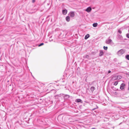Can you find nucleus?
Wrapping results in <instances>:
<instances>
[{
    "label": "nucleus",
    "mask_w": 129,
    "mask_h": 129,
    "mask_svg": "<svg viewBox=\"0 0 129 129\" xmlns=\"http://www.w3.org/2000/svg\"><path fill=\"white\" fill-rule=\"evenodd\" d=\"M124 51L123 49H121L117 52V54L119 56H121L124 53Z\"/></svg>",
    "instance_id": "nucleus-1"
},
{
    "label": "nucleus",
    "mask_w": 129,
    "mask_h": 129,
    "mask_svg": "<svg viewBox=\"0 0 129 129\" xmlns=\"http://www.w3.org/2000/svg\"><path fill=\"white\" fill-rule=\"evenodd\" d=\"M70 16L72 18H73L75 16V13L74 12H71L69 14Z\"/></svg>",
    "instance_id": "nucleus-2"
},
{
    "label": "nucleus",
    "mask_w": 129,
    "mask_h": 129,
    "mask_svg": "<svg viewBox=\"0 0 129 129\" xmlns=\"http://www.w3.org/2000/svg\"><path fill=\"white\" fill-rule=\"evenodd\" d=\"M106 43L108 44H109L112 42V40L110 39L106 40L105 41Z\"/></svg>",
    "instance_id": "nucleus-3"
},
{
    "label": "nucleus",
    "mask_w": 129,
    "mask_h": 129,
    "mask_svg": "<svg viewBox=\"0 0 129 129\" xmlns=\"http://www.w3.org/2000/svg\"><path fill=\"white\" fill-rule=\"evenodd\" d=\"M125 86V84L123 83H122L120 85V88L121 89H123L124 88Z\"/></svg>",
    "instance_id": "nucleus-4"
},
{
    "label": "nucleus",
    "mask_w": 129,
    "mask_h": 129,
    "mask_svg": "<svg viewBox=\"0 0 129 129\" xmlns=\"http://www.w3.org/2000/svg\"><path fill=\"white\" fill-rule=\"evenodd\" d=\"M111 80L113 81L117 80L116 75H113L112 77Z\"/></svg>",
    "instance_id": "nucleus-5"
},
{
    "label": "nucleus",
    "mask_w": 129,
    "mask_h": 129,
    "mask_svg": "<svg viewBox=\"0 0 129 129\" xmlns=\"http://www.w3.org/2000/svg\"><path fill=\"white\" fill-rule=\"evenodd\" d=\"M91 10V8L90 7H88L85 10V11L88 12H90Z\"/></svg>",
    "instance_id": "nucleus-6"
},
{
    "label": "nucleus",
    "mask_w": 129,
    "mask_h": 129,
    "mask_svg": "<svg viewBox=\"0 0 129 129\" xmlns=\"http://www.w3.org/2000/svg\"><path fill=\"white\" fill-rule=\"evenodd\" d=\"M67 11L66 9H64L62 10V14L63 15H65L67 14Z\"/></svg>",
    "instance_id": "nucleus-7"
},
{
    "label": "nucleus",
    "mask_w": 129,
    "mask_h": 129,
    "mask_svg": "<svg viewBox=\"0 0 129 129\" xmlns=\"http://www.w3.org/2000/svg\"><path fill=\"white\" fill-rule=\"evenodd\" d=\"M122 78V77L119 75H116V79L117 80H118L121 79Z\"/></svg>",
    "instance_id": "nucleus-8"
},
{
    "label": "nucleus",
    "mask_w": 129,
    "mask_h": 129,
    "mask_svg": "<svg viewBox=\"0 0 129 129\" xmlns=\"http://www.w3.org/2000/svg\"><path fill=\"white\" fill-rule=\"evenodd\" d=\"M104 54V52L103 50H101L100 51V52L99 54V55L100 56H102Z\"/></svg>",
    "instance_id": "nucleus-9"
},
{
    "label": "nucleus",
    "mask_w": 129,
    "mask_h": 129,
    "mask_svg": "<svg viewBox=\"0 0 129 129\" xmlns=\"http://www.w3.org/2000/svg\"><path fill=\"white\" fill-rule=\"evenodd\" d=\"M66 20L67 22L69 21L70 20V17L69 16H67L66 18Z\"/></svg>",
    "instance_id": "nucleus-10"
},
{
    "label": "nucleus",
    "mask_w": 129,
    "mask_h": 129,
    "mask_svg": "<svg viewBox=\"0 0 129 129\" xmlns=\"http://www.w3.org/2000/svg\"><path fill=\"white\" fill-rule=\"evenodd\" d=\"M75 101L76 102H77V103L79 102H80L81 103H82V101L80 99H76L75 100Z\"/></svg>",
    "instance_id": "nucleus-11"
},
{
    "label": "nucleus",
    "mask_w": 129,
    "mask_h": 129,
    "mask_svg": "<svg viewBox=\"0 0 129 129\" xmlns=\"http://www.w3.org/2000/svg\"><path fill=\"white\" fill-rule=\"evenodd\" d=\"M64 98L65 99H67L69 97V96L68 95H65L64 96Z\"/></svg>",
    "instance_id": "nucleus-12"
},
{
    "label": "nucleus",
    "mask_w": 129,
    "mask_h": 129,
    "mask_svg": "<svg viewBox=\"0 0 129 129\" xmlns=\"http://www.w3.org/2000/svg\"><path fill=\"white\" fill-rule=\"evenodd\" d=\"M89 37V35L88 34L86 35L85 37V39L86 40Z\"/></svg>",
    "instance_id": "nucleus-13"
},
{
    "label": "nucleus",
    "mask_w": 129,
    "mask_h": 129,
    "mask_svg": "<svg viewBox=\"0 0 129 129\" xmlns=\"http://www.w3.org/2000/svg\"><path fill=\"white\" fill-rule=\"evenodd\" d=\"M98 25V23H94L93 24V26L94 27H96Z\"/></svg>",
    "instance_id": "nucleus-14"
},
{
    "label": "nucleus",
    "mask_w": 129,
    "mask_h": 129,
    "mask_svg": "<svg viewBox=\"0 0 129 129\" xmlns=\"http://www.w3.org/2000/svg\"><path fill=\"white\" fill-rule=\"evenodd\" d=\"M95 88L94 87H91L90 90H91L93 91L95 89Z\"/></svg>",
    "instance_id": "nucleus-15"
},
{
    "label": "nucleus",
    "mask_w": 129,
    "mask_h": 129,
    "mask_svg": "<svg viewBox=\"0 0 129 129\" xmlns=\"http://www.w3.org/2000/svg\"><path fill=\"white\" fill-rule=\"evenodd\" d=\"M118 81H116L114 82V85L116 86L118 84Z\"/></svg>",
    "instance_id": "nucleus-16"
},
{
    "label": "nucleus",
    "mask_w": 129,
    "mask_h": 129,
    "mask_svg": "<svg viewBox=\"0 0 129 129\" xmlns=\"http://www.w3.org/2000/svg\"><path fill=\"white\" fill-rule=\"evenodd\" d=\"M126 58L129 60V55H127L126 56Z\"/></svg>",
    "instance_id": "nucleus-17"
},
{
    "label": "nucleus",
    "mask_w": 129,
    "mask_h": 129,
    "mask_svg": "<svg viewBox=\"0 0 129 129\" xmlns=\"http://www.w3.org/2000/svg\"><path fill=\"white\" fill-rule=\"evenodd\" d=\"M103 48L105 50H106L108 49V47H105L104 46L103 47Z\"/></svg>",
    "instance_id": "nucleus-18"
},
{
    "label": "nucleus",
    "mask_w": 129,
    "mask_h": 129,
    "mask_svg": "<svg viewBox=\"0 0 129 129\" xmlns=\"http://www.w3.org/2000/svg\"><path fill=\"white\" fill-rule=\"evenodd\" d=\"M126 37L128 38H129V33L126 34Z\"/></svg>",
    "instance_id": "nucleus-19"
},
{
    "label": "nucleus",
    "mask_w": 129,
    "mask_h": 129,
    "mask_svg": "<svg viewBox=\"0 0 129 129\" xmlns=\"http://www.w3.org/2000/svg\"><path fill=\"white\" fill-rule=\"evenodd\" d=\"M43 44H44L43 43H41L40 45H39V46H41L43 45Z\"/></svg>",
    "instance_id": "nucleus-20"
},
{
    "label": "nucleus",
    "mask_w": 129,
    "mask_h": 129,
    "mask_svg": "<svg viewBox=\"0 0 129 129\" xmlns=\"http://www.w3.org/2000/svg\"><path fill=\"white\" fill-rule=\"evenodd\" d=\"M118 32L120 34L121 33V31L120 30H118Z\"/></svg>",
    "instance_id": "nucleus-21"
},
{
    "label": "nucleus",
    "mask_w": 129,
    "mask_h": 129,
    "mask_svg": "<svg viewBox=\"0 0 129 129\" xmlns=\"http://www.w3.org/2000/svg\"><path fill=\"white\" fill-rule=\"evenodd\" d=\"M111 72V71L110 70H109L108 71V73L109 74V73H110Z\"/></svg>",
    "instance_id": "nucleus-22"
},
{
    "label": "nucleus",
    "mask_w": 129,
    "mask_h": 129,
    "mask_svg": "<svg viewBox=\"0 0 129 129\" xmlns=\"http://www.w3.org/2000/svg\"><path fill=\"white\" fill-rule=\"evenodd\" d=\"M86 58H88L89 57V56L88 55H87L86 56Z\"/></svg>",
    "instance_id": "nucleus-23"
},
{
    "label": "nucleus",
    "mask_w": 129,
    "mask_h": 129,
    "mask_svg": "<svg viewBox=\"0 0 129 129\" xmlns=\"http://www.w3.org/2000/svg\"><path fill=\"white\" fill-rule=\"evenodd\" d=\"M35 2V0H33L32 1V2H33L34 3V2Z\"/></svg>",
    "instance_id": "nucleus-24"
},
{
    "label": "nucleus",
    "mask_w": 129,
    "mask_h": 129,
    "mask_svg": "<svg viewBox=\"0 0 129 129\" xmlns=\"http://www.w3.org/2000/svg\"><path fill=\"white\" fill-rule=\"evenodd\" d=\"M91 129H95V128H92Z\"/></svg>",
    "instance_id": "nucleus-25"
},
{
    "label": "nucleus",
    "mask_w": 129,
    "mask_h": 129,
    "mask_svg": "<svg viewBox=\"0 0 129 129\" xmlns=\"http://www.w3.org/2000/svg\"><path fill=\"white\" fill-rule=\"evenodd\" d=\"M95 109V108H94V109H93L92 110H94Z\"/></svg>",
    "instance_id": "nucleus-26"
},
{
    "label": "nucleus",
    "mask_w": 129,
    "mask_h": 129,
    "mask_svg": "<svg viewBox=\"0 0 129 129\" xmlns=\"http://www.w3.org/2000/svg\"><path fill=\"white\" fill-rule=\"evenodd\" d=\"M128 33H129V29L128 30Z\"/></svg>",
    "instance_id": "nucleus-27"
}]
</instances>
